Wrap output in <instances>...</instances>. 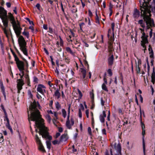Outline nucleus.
Wrapping results in <instances>:
<instances>
[{
  "instance_id": "obj_1",
  "label": "nucleus",
  "mask_w": 155,
  "mask_h": 155,
  "mask_svg": "<svg viewBox=\"0 0 155 155\" xmlns=\"http://www.w3.org/2000/svg\"><path fill=\"white\" fill-rule=\"evenodd\" d=\"M151 0H144V2L142 4H140V10L141 11V16L143 17V19L147 24V21L151 19V14H150V9L151 5L150 4V2Z\"/></svg>"
},
{
  "instance_id": "obj_2",
  "label": "nucleus",
  "mask_w": 155,
  "mask_h": 155,
  "mask_svg": "<svg viewBox=\"0 0 155 155\" xmlns=\"http://www.w3.org/2000/svg\"><path fill=\"white\" fill-rule=\"evenodd\" d=\"M15 32L17 37H19L18 39V42L20 50L25 55H27L28 51L27 49V43L25 41L24 38L20 34L21 33L22 28L20 26H16L13 28Z\"/></svg>"
},
{
  "instance_id": "obj_3",
  "label": "nucleus",
  "mask_w": 155,
  "mask_h": 155,
  "mask_svg": "<svg viewBox=\"0 0 155 155\" xmlns=\"http://www.w3.org/2000/svg\"><path fill=\"white\" fill-rule=\"evenodd\" d=\"M29 110L31 111L30 116L28 114V120L30 124H31V120H38V119H43L41 118V115L39 110L37 108L36 103L35 100L33 103L31 102Z\"/></svg>"
},
{
  "instance_id": "obj_4",
  "label": "nucleus",
  "mask_w": 155,
  "mask_h": 155,
  "mask_svg": "<svg viewBox=\"0 0 155 155\" xmlns=\"http://www.w3.org/2000/svg\"><path fill=\"white\" fill-rule=\"evenodd\" d=\"M40 120L41 121L44 120H43L41 119H38L37 121L32 120L33 121H35V127H37L38 129H39L38 131L37 129L36 128L35 132L39 133L40 135L42 136L43 138L48 139L50 141L51 140L52 138V137L51 135H49V133L47 130L46 127L45 126H40Z\"/></svg>"
},
{
  "instance_id": "obj_5",
  "label": "nucleus",
  "mask_w": 155,
  "mask_h": 155,
  "mask_svg": "<svg viewBox=\"0 0 155 155\" xmlns=\"http://www.w3.org/2000/svg\"><path fill=\"white\" fill-rule=\"evenodd\" d=\"M151 19L149 21L148 20L147 21V24L146 22L143 19L140 20L138 21V24H140L141 27L143 28H145V23L147 25L146 30L147 31L148 29H150V31L149 32V35L150 38H151L152 36L153 33V29L152 28L153 26H154V20L153 18H151Z\"/></svg>"
},
{
  "instance_id": "obj_6",
  "label": "nucleus",
  "mask_w": 155,
  "mask_h": 155,
  "mask_svg": "<svg viewBox=\"0 0 155 155\" xmlns=\"http://www.w3.org/2000/svg\"><path fill=\"white\" fill-rule=\"evenodd\" d=\"M22 59L21 60L19 59H15L17 66L19 71L25 70V68L27 70L28 67V62L25 59Z\"/></svg>"
},
{
  "instance_id": "obj_7",
  "label": "nucleus",
  "mask_w": 155,
  "mask_h": 155,
  "mask_svg": "<svg viewBox=\"0 0 155 155\" xmlns=\"http://www.w3.org/2000/svg\"><path fill=\"white\" fill-rule=\"evenodd\" d=\"M71 107V104L68 105V115L67 117V120L66 122V125L67 127L69 129H71L72 127L71 126H73L74 124V121L73 118L71 119V125L70 124V121L69 118L70 117V110Z\"/></svg>"
},
{
  "instance_id": "obj_8",
  "label": "nucleus",
  "mask_w": 155,
  "mask_h": 155,
  "mask_svg": "<svg viewBox=\"0 0 155 155\" xmlns=\"http://www.w3.org/2000/svg\"><path fill=\"white\" fill-rule=\"evenodd\" d=\"M148 36L147 35H146L145 32L142 33V35L141 36V38L142 41H141V45L144 48H146V44H147L149 43V41L148 40Z\"/></svg>"
},
{
  "instance_id": "obj_9",
  "label": "nucleus",
  "mask_w": 155,
  "mask_h": 155,
  "mask_svg": "<svg viewBox=\"0 0 155 155\" xmlns=\"http://www.w3.org/2000/svg\"><path fill=\"white\" fill-rule=\"evenodd\" d=\"M35 139L38 145V149L39 150L43 153L46 152V151L44 148V147L37 134H36L35 135Z\"/></svg>"
},
{
  "instance_id": "obj_10",
  "label": "nucleus",
  "mask_w": 155,
  "mask_h": 155,
  "mask_svg": "<svg viewBox=\"0 0 155 155\" xmlns=\"http://www.w3.org/2000/svg\"><path fill=\"white\" fill-rule=\"evenodd\" d=\"M141 125L142 129V134L143 135L142 142H143V152L144 155H145V143L144 140V135L145 134V131L144 130L145 126H144V124L143 123H141Z\"/></svg>"
},
{
  "instance_id": "obj_11",
  "label": "nucleus",
  "mask_w": 155,
  "mask_h": 155,
  "mask_svg": "<svg viewBox=\"0 0 155 155\" xmlns=\"http://www.w3.org/2000/svg\"><path fill=\"white\" fill-rule=\"evenodd\" d=\"M114 148L117 150V153L115 155H122L121 153V148L120 144L119 143L117 145L116 143L114 144Z\"/></svg>"
},
{
  "instance_id": "obj_12",
  "label": "nucleus",
  "mask_w": 155,
  "mask_h": 155,
  "mask_svg": "<svg viewBox=\"0 0 155 155\" xmlns=\"http://www.w3.org/2000/svg\"><path fill=\"white\" fill-rule=\"evenodd\" d=\"M110 46L109 48H110L111 49H110L108 52V58H114V55L113 54L114 53V51L112 50V49L113 48V46L112 45V43H110L109 44Z\"/></svg>"
},
{
  "instance_id": "obj_13",
  "label": "nucleus",
  "mask_w": 155,
  "mask_h": 155,
  "mask_svg": "<svg viewBox=\"0 0 155 155\" xmlns=\"http://www.w3.org/2000/svg\"><path fill=\"white\" fill-rule=\"evenodd\" d=\"M45 88V87L44 85L42 84H39L38 85L37 90L42 94L44 95V92L43 91L42 89Z\"/></svg>"
},
{
  "instance_id": "obj_14",
  "label": "nucleus",
  "mask_w": 155,
  "mask_h": 155,
  "mask_svg": "<svg viewBox=\"0 0 155 155\" xmlns=\"http://www.w3.org/2000/svg\"><path fill=\"white\" fill-rule=\"evenodd\" d=\"M7 15V11L5 9L4 7H2L0 8V18L3 17L4 16H6Z\"/></svg>"
},
{
  "instance_id": "obj_15",
  "label": "nucleus",
  "mask_w": 155,
  "mask_h": 155,
  "mask_svg": "<svg viewBox=\"0 0 155 155\" xmlns=\"http://www.w3.org/2000/svg\"><path fill=\"white\" fill-rule=\"evenodd\" d=\"M140 15V11L137 8L134 9L133 14V17L135 19V20L139 17Z\"/></svg>"
},
{
  "instance_id": "obj_16",
  "label": "nucleus",
  "mask_w": 155,
  "mask_h": 155,
  "mask_svg": "<svg viewBox=\"0 0 155 155\" xmlns=\"http://www.w3.org/2000/svg\"><path fill=\"white\" fill-rule=\"evenodd\" d=\"M68 137H67V134L64 133L61 135V136L59 140V142H65L68 140Z\"/></svg>"
},
{
  "instance_id": "obj_17",
  "label": "nucleus",
  "mask_w": 155,
  "mask_h": 155,
  "mask_svg": "<svg viewBox=\"0 0 155 155\" xmlns=\"http://www.w3.org/2000/svg\"><path fill=\"white\" fill-rule=\"evenodd\" d=\"M151 82L154 84L155 83V72L154 67L153 69V71L151 74Z\"/></svg>"
},
{
  "instance_id": "obj_18",
  "label": "nucleus",
  "mask_w": 155,
  "mask_h": 155,
  "mask_svg": "<svg viewBox=\"0 0 155 155\" xmlns=\"http://www.w3.org/2000/svg\"><path fill=\"white\" fill-rule=\"evenodd\" d=\"M24 83H18L17 84V88L18 89V93L19 94L20 92V91L22 88V86L24 85Z\"/></svg>"
},
{
  "instance_id": "obj_19",
  "label": "nucleus",
  "mask_w": 155,
  "mask_h": 155,
  "mask_svg": "<svg viewBox=\"0 0 155 155\" xmlns=\"http://www.w3.org/2000/svg\"><path fill=\"white\" fill-rule=\"evenodd\" d=\"M81 70V72L82 73V80L83 81L85 79L86 75V71L84 68H81L80 69Z\"/></svg>"
},
{
  "instance_id": "obj_20",
  "label": "nucleus",
  "mask_w": 155,
  "mask_h": 155,
  "mask_svg": "<svg viewBox=\"0 0 155 155\" xmlns=\"http://www.w3.org/2000/svg\"><path fill=\"white\" fill-rule=\"evenodd\" d=\"M59 90L58 89L56 90L54 94V96L57 97L58 99L61 96V94L59 92Z\"/></svg>"
},
{
  "instance_id": "obj_21",
  "label": "nucleus",
  "mask_w": 155,
  "mask_h": 155,
  "mask_svg": "<svg viewBox=\"0 0 155 155\" xmlns=\"http://www.w3.org/2000/svg\"><path fill=\"white\" fill-rule=\"evenodd\" d=\"M5 126L12 133H13L12 129L10 125V122H6V123L5 124Z\"/></svg>"
},
{
  "instance_id": "obj_22",
  "label": "nucleus",
  "mask_w": 155,
  "mask_h": 155,
  "mask_svg": "<svg viewBox=\"0 0 155 155\" xmlns=\"http://www.w3.org/2000/svg\"><path fill=\"white\" fill-rule=\"evenodd\" d=\"M65 50L67 52L69 53L71 55H73L74 54V52H73L69 47H67L66 48Z\"/></svg>"
},
{
  "instance_id": "obj_23",
  "label": "nucleus",
  "mask_w": 155,
  "mask_h": 155,
  "mask_svg": "<svg viewBox=\"0 0 155 155\" xmlns=\"http://www.w3.org/2000/svg\"><path fill=\"white\" fill-rule=\"evenodd\" d=\"M1 18L2 19V21H4L8 23L9 22V19L8 18L7 15H6V16H4Z\"/></svg>"
},
{
  "instance_id": "obj_24",
  "label": "nucleus",
  "mask_w": 155,
  "mask_h": 155,
  "mask_svg": "<svg viewBox=\"0 0 155 155\" xmlns=\"http://www.w3.org/2000/svg\"><path fill=\"white\" fill-rule=\"evenodd\" d=\"M1 89V91L2 93V94L5 98H6V94H5V89L4 86H0Z\"/></svg>"
},
{
  "instance_id": "obj_25",
  "label": "nucleus",
  "mask_w": 155,
  "mask_h": 155,
  "mask_svg": "<svg viewBox=\"0 0 155 155\" xmlns=\"http://www.w3.org/2000/svg\"><path fill=\"white\" fill-rule=\"evenodd\" d=\"M10 21H11V23L12 24V27L13 28H15L16 27V26H17L16 23L15 18L11 20Z\"/></svg>"
},
{
  "instance_id": "obj_26",
  "label": "nucleus",
  "mask_w": 155,
  "mask_h": 155,
  "mask_svg": "<svg viewBox=\"0 0 155 155\" xmlns=\"http://www.w3.org/2000/svg\"><path fill=\"white\" fill-rule=\"evenodd\" d=\"M8 14V18L9 19L10 21L15 18L11 12H9Z\"/></svg>"
},
{
  "instance_id": "obj_27",
  "label": "nucleus",
  "mask_w": 155,
  "mask_h": 155,
  "mask_svg": "<svg viewBox=\"0 0 155 155\" xmlns=\"http://www.w3.org/2000/svg\"><path fill=\"white\" fill-rule=\"evenodd\" d=\"M55 107L57 110H59L61 108V105L58 102H56L55 103Z\"/></svg>"
},
{
  "instance_id": "obj_28",
  "label": "nucleus",
  "mask_w": 155,
  "mask_h": 155,
  "mask_svg": "<svg viewBox=\"0 0 155 155\" xmlns=\"http://www.w3.org/2000/svg\"><path fill=\"white\" fill-rule=\"evenodd\" d=\"M146 61L147 65V76H149V71H150V65L149 62L148 61V59H147Z\"/></svg>"
},
{
  "instance_id": "obj_29",
  "label": "nucleus",
  "mask_w": 155,
  "mask_h": 155,
  "mask_svg": "<svg viewBox=\"0 0 155 155\" xmlns=\"http://www.w3.org/2000/svg\"><path fill=\"white\" fill-rule=\"evenodd\" d=\"M135 63L136 64V70L137 73L139 74L140 72V68L139 65H137L136 61H135Z\"/></svg>"
},
{
  "instance_id": "obj_30",
  "label": "nucleus",
  "mask_w": 155,
  "mask_h": 155,
  "mask_svg": "<svg viewBox=\"0 0 155 155\" xmlns=\"http://www.w3.org/2000/svg\"><path fill=\"white\" fill-rule=\"evenodd\" d=\"M46 143L47 145V148L50 150L51 149V143L50 141H46Z\"/></svg>"
},
{
  "instance_id": "obj_31",
  "label": "nucleus",
  "mask_w": 155,
  "mask_h": 155,
  "mask_svg": "<svg viewBox=\"0 0 155 155\" xmlns=\"http://www.w3.org/2000/svg\"><path fill=\"white\" fill-rule=\"evenodd\" d=\"M114 59H108V64L109 66H111L113 63Z\"/></svg>"
},
{
  "instance_id": "obj_32",
  "label": "nucleus",
  "mask_w": 155,
  "mask_h": 155,
  "mask_svg": "<svg viewBox=\"0 0 155 155\" xmlns=\"http://www.w3.org/2000/svg\"><path fill=\"white\" fill-rule=\"evenodd\" d=\"M93 90H92L91 92H90V97L92 99V101H94V94L93 93Z\"/></svg>"
},
{
  "instance_id": "obj_33",
  "label": "nucleus",
  "mask_w": 155,
  "mask_h": 155,
  "mask_svg": "<svg viewBox=\"0 0 155 155\" xmlns=\"http://www.w3.org/2000/svg\"><path fill=\"white\" fill-rule=\"evenodd\" d=\"M102 88L103 90H104L105 91L108 92V90L107 87V86L106 84L104 83H103L102 85Z\"/></svg>"
},
{
  "instance_id": "obj_34",
  "label": "nucleus",
  "mask_w": 155,
  "mask_h": 155,
  "mask_svg": "<svg viewBox=\"0 0 155 155\" xmlns=\"http://www.w3.org/2000/svg\"><path fill=\"white\" fill-rule=\"evenodd\" d=\"M62 116L64 118H65L67 116V112L65 110L63 109L62 110Z\"/></svg>"
},
{
  "instance_id": "obj_35",
  "label": "nucleus",
  "mask_w": 155,
  "mask_h": 155,
  "mask_svg": "<svg viewBox=\"0 0 155 155\" xmlns=\"http://www.w3.org/2000/svg\"><path fill=\"white\" fill-rule=\"evenodd\" d=\"M78 92V93L79 96L78 97L79 100L81 99L83 96V94L81 91L79 90V89H77Z\"/></svg>"
},
{
  "instance_id": "obj_36",
  "label": "nucleus",
  "mask_w": 155,
  "mask_h": 155,
  "mask_svg": "<svg viewBox=\"0 0 155 155\" xmlns=\"http://www.w3.org/2000/svg\"><path fill=\"white\" fill-rule=\"evenodd\" d=\"M104 117H103L102 116V114H101L100 116V121L102 123H104L105 121Z\"/></svg>"
},
{
  "instance_id": "obj_37",
  "label": "nucleus",
  "mask_w": 155,
  "mask_h": 155,
  "mask_svg": "<svg viewBox=\"0 0 155 155\" xmlns=\"http://www.w3.org/2000/svg\"><path fill=\"white\" fill-rule=\"evenodd\" d=\"M112 36H111L110 38H108L110 41L111 42H113L114 41V32H112Z\"/></svg>"
},
{
  "instance_id": "obj_38",
  "label": "nucleus",
  "mask_w": 155,
  "mask_h": 155,
  "mask_svg": "<svg viewBox=\"0 0 155 155\" xmlns=\"http://www.w3.org/2000/svg\"><path fill=\"white\" fill-rule=\"evenodd\" d=\"M25 29L24 30V31L22 32V34L25 36L27 38L29 37V33L28 32H26L25 31Z\"/></svg>"
},
{
  "instance_id": "obj_39",
  "label": "nucleus",
  "mask_w": 155,
  "mask_h": 155,
  "mask_svg": "<svg viewBox=\"0 0 155 155\" xmlns=\"http://www.w3.org/2000/svg\"><path fill=\"white\" fill-rule=\"evenodd\" d=\"M140 121L141 123H143L142 121V111L141 110V108L140 107Z\"/></svg>"
},
{
  "instance_id": "obj_40",
  "label": "nucleus",
  "mask_w": 155,
  "mask_h": 155,
  "mask_svg": "<svg viewBox=\"0 0 155 155\" xmlns=\"http://www.w3.org/2000/svg\"><path fill=\"white\" fill-rule=\"evenodd\" d=\"M6 28H4V27L2 26V28L3 31L4 33L5 34L6 36L8 37V33L7 31V30Z\"/></svg>"
},
{
  "instance_id": "obj_41",
  "label": "nucleus",
  "mask_w": 155,
  "mask_h": 155,
  "mask_svg": "<svg viewBox=\"0 0 155 155\" xmlns=\"http://www.w3.org/2000/svg\"><path fill=\"white\" fill-rule=\"evenodd\" d=\"M28 96H29V97L31 98H32L33 95L31 93V90H28Z\"/></svg>"
},
{
  "instance_id": "obj_42",
  "label": "nucleus",
  "mask_w": 155,
  "mask_h": 155,
  "mask_svg": "<svg viewBox=\"0 0 155 155\" xmlns=\"http://www.w3.org/2000/svg\"><path fill=\"white\" fill-rule=\"evenodd\" d=\"M86 59H84L83 60L84 62V64L85 65V66H87V68L88 69L89 67V65L88 64L87 61L86 60Z\"/></svg>"
},
{
  "instance_id": "obj_43",
  "label": "nucleus",
  "mask_w": 155,
  "mask_h": 155,
  "mask_svg": "<svg viewBox=\"0 0 155 155\" xmlns=\"http://www.w3.org/2000/svg\"><path fill=\"white\" fill-rule=\"evenodd\" d=\"M60 38V46H63L64 45L63 41L61 36H59Z\"/></svg>"
},
{
  "instance_id": "obj_44",
  "label": "nucleus",
  "mask_w": 155,
  "mask_h": 155,
  "mask_svg": "<svg viewBox=\"0 0 155 155\" xmlns=\"http://www.w3.org/2000/svg\"><path fill=\"white\" fill-rule=\"evenodd\" d=\"M61 142H60L59 141L58 142V140H55L53 141L52 142V143L54 145H56L57 144H59L60 143H61Z\"/></svg>"
},
{
  "instance_id": "obj_45",
  "label": "nucleus",
  "mask_w": 155,
  "mask_h": 155,
  "mask_svg": "<svg viewBox=\"0 0 155 155\" xmlns=\"http://www.w3.org/2000/svg\"><path fill=\"white\" fill-rule=\"evenodd\" d=\"M151 8H150V12H151V11L153 12L154 13H155V6L154 5V6L153 8H152V6L151 5ZM150 14H151V13Z\"/></svg>"
},
{
  "instance_id": "obj_46",
  "label": "nucleus",
  "mask_w": 155,
  "mask_h": 155,
  "mask_svg": "<svg viewBox=\"0 0 155 155\" xmlns=\"http://www.w3.org/2000/svg\"><path fill=\"white\" fill-rule=\"evenodd\" d=\"M107 72L110 76H111L112 74V72L111 70L110 69H109L107 70Z\"/></svg>"
},
{
  "instance_id": "obj_47",
  "label": "nucleus",
  "mask_w": 155,
  "mask_h": 155,
  "mask_svg": "<svg viewBox=\"0 0 155 155\" xmlns=\"http://www.w3.org/2000/svg\"><path fill=\"white\" fill-rule=\"evenodd\" d=\"M101 105L102 106H104V105L105 101L103 100V98L102 97L101 98Z\"/></svg>"
},
{
  "instance_id": "obj_48",
  "label": "nucleus",
  "mask_w": 155,
  "mask_h": 155,
  "mask_svg": "<svg viewBox=\"0 0 155 155\" xmlns=\"http://www.w3.org/2000/svg\"><path fill=\"white\" fill-rule=\"evenodd\" d=\"M2 23H3V25L5 27L4 28H6L8 27V22H5L4 21H2Z\"/></svg>"
},
{
  "instance_id": "obj_49",
  "label": "nucleus",
  "mask_w": 155,
  "mask_h": 155,
  "mask_svg": "<svg viewBox=\"0 0 155 155\" xmlns=\"http://www.w3.org/2000/svg\"><path fill=\"white\" fill-rule=\"evenodd\" d=\"M78 115L80 118H81L82 117V113L81 109H79L78 111Z\"/></svg>"
},
{
  "instance_id": "obj_50",
  "label": "nucleus",
  "mask_w": 155,
  "mask_h": 155,
  "mask_svg": "<svg viewBox=\"0 0 155 155\" xmlns=\"http://www.w3.org/2000/svg\"><path fill=\"white\" fill-rule=\"evenodd\" d=\"M46 118L48 123H50L51 120V117L49 115H48L46 117Z\"/></svg>"
},
{
  "instance_id": "obj_51",
  "label": "nucleus",
  "mask_w": 155,
  "mask_h": 155,
  "mask_svg": "<svg viewBox=\"0 0 155 155\" xmlns=\"http://www.w3.org/2000/svg\"><path fill=\"white\" fill-rule=\"evenodd\" d=\"M114 26H115L114 23V22H112L111 24V28H112V30L113 31V32H114Z\"/></svg>"
},
{
  "instance_id": "obj_52",
  "label": "nucleus",
  "mask_w": 155,
  "mask_h": 155,
  "mask_svg": "<svg viewBox=\"0 0 155 155\" xmlns=\"http://www.w3.org/2000/svg\"><path fill=\"white\" fill-rule=\"evenodd\" d=\"M151 41L152 43L153 44H154L155 42V36H153V38L151 39Z\"/></svg>"
},
{
  "instance_id": "obj_53",
  "label": "nucleus",
  "mask_w": 155,
  "mask_h": 155,
  "mask_svg": "<svg viewBox=\"0 0 155 155\" xmlns=\"http://www.w3.org/2000/svg\"><path fill=\"white\" fill-rule=\"evenodd\" d=\"M88 132L90 135H91L92 134V132H91V128L90 127H89L88 128Z\"/></svg>"
},
{
  "instance_id": "obj_54",
  "label": "nucleus",
  "mask_w": 155,
  "mask_h": 155,
  "mask_svg": "<svg viewBox=\"0 0 155 155\" xmlns=\"http://www.w3.org/2000/svg\"><path fill=\"white\" fill-rule=\"evenodd\" d=\"M5 2L4 0H0V4L2 6H4Z\"/></svg>"
},
{
  "instance_id": "obj_55",
  "label": "nucleus",
  "mask_w": 155,
  "mask_h": 155,
  "mask_svg": "<svg viewBox=\"0 0 155 155\" xmlns=\"http://www.w3.org/2000/svg\"><path fill=\"white\" fill-rule=\"evenodd\" d=\"M33 81L34 82H35L36 83H38V78L36 77H34V78Z\"/></svg>"
},
{
  "instance_id": "obj_56",
  "label": "nucleus",
  "mask_w": 155,
  "mask_h": 155,
  "mask_svg": "<svg viewBox=\"0 0 155 155\" xmlns=\"http://www.w3.org/2000/svg\"><path fill=\"white\" fill-rule=\"evenodd\" d=\"M36 7L37 8L38 10L39 11L40 10V5L39 3H37L36 5Z\"/></svg>"
},
{
  "instance_id": "obj_57",
  "label": "nucleus",
  "mask_w": 155,
  "mask_h": 155,
  "mask_svg": "<svg viewBox=\"0 0 155 155\" xmlns=\"http://www.w3.org/2000/svg\"><path fill=\"white\" fill-rule=\"evenodd\" d=\"M110 112L109 110L108 112V114L107 116V120L108 121H110Z\"/></svg>"
},
{
  "instance_id": "obj_58",
  "label": "nucleus",
  "mask_w": 155,
  "mask_h": 155,
  "mask_svg": "<svg viewBox=\"0 0 155 155\" xmlns=\"http://www.w3.org/2000/svg\"><path fill=\"white\" fill-rule=\"evenodd\" d=\"M48 32H49L51 34H52L53 33V30L52 28L51 27H49V31Z\"/></svg>"
},
{
  "instance_id": "obj_59",
  "label": "nucleus",
  "mask_w": 155,
  "mask_h": 155,
  "mask_svg": "<svg viewBox=\"0 0 155 155\" xmlns=\"http://www.w3.org/2000/svg\"><path fill=\"white\" fill-rule=\"evenodd\" d=\"M6 5L7 7L8 8H9L11 7V3L10 2H7L6 3Z\"/></svg>"
},
{
  "instance_id": "obj_60",
  "label": "nucleus",
  "mask_w": 155,
  "mask_h": 155,
  "mask_svg": "<svg viewBox=\"0 0 155 155\" xmlns=\"http://www.w3.org/2000/svg\"><path fill=\"white\" fill-rule=\"evenodd\" d=\"M26 19L29 22V24H32V25H34V23L33 22V21H31L29 18H26Z\"/></svg>"
},
{
  "instance_id": "obj_61",
  "label": "nucleus",
  "mask_w": 155,
  "mask_h": 155,
  "mask_svg": "<svg viewBox=\"0 0 155 155\" xmlns=\"http://www.w3.org/2000/svg\"><path fill=\"white\" fill-rule=\"evenodd\" d=\"M88 12L89 16L91 17L93 16V14L90 10H88Z\"/></svg>"
},
{
  "instance_id": "obj_62",
  "label": "nucleus",
  "mask_w": 155,
  "mask_h": 155,
  "mask_svg": "<svg viewBox=\"0 0 155 155\" xmlns=\"http://www.w3.org/2000/svg\"><path fill=\"white\" fill-rule=\"evenodd\" d=\"M71 11L72 13H75L77 12V8H73L72 10Z\"/></svg>"
},
{
  "instance_id": "obj_63",
  "label": "nucleus",
  "mask_w": 155,
  "mask_h": 155,
  "mask_svg": "<svg viewBox=\"0 0 155 155\" xmlns=\"http://www.w3.org/2000/svg\"><path fill=\"white\" fill-rule=\"evenodd\" d=\"M4 121H6L7 122H9V120L8 117H4Z\"/></svg>"
},
{
  "instance_id": "obj_64",
  "label": "nucleus",
  "mask_w": 155,
  "mask_h": 155,
  "mask_svg": "<svg viewBox=\"0 0 155 155\" xmlns=\"http://www.w3.org/2000/svg\"><path fill=\"white\" fill-rule=\"evenodd\" d=\"M58 67H57L56 68L55 70V73H57V75H58L59 74V71H58Z\"/></svg>"
}]
</instances>
